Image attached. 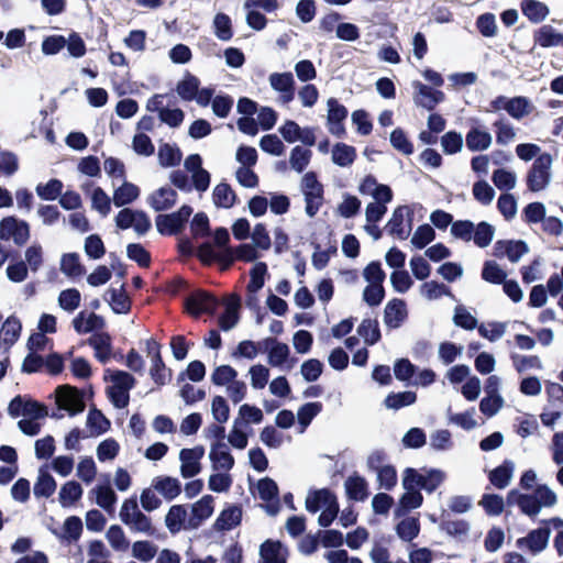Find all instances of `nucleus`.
Masks as SVG:
<instances>
[{"label": "nucleus", "mask_w": 563, "mask_h": 563, "mask_svg": "<svg viewBox=\"0 0 563 563\" xmlns=\"http://www.w3.org/2000/svg\"><path fill=\"white\" fill-rule=\"evenodd\" d=\"M203 455V448L183 449L179 453L181 461L180 473L183 477H194L200 472L199 460Z\"/></svg>", "instance_id": "13"}, {"label": "nucleus", "mask_w": 563, "mask_h": 563, "mask_svg": "<svg viewBox=\"0 0 563 563\" xmlns=\"http://www.w3.org/2000/svg\"><path fill=\"white\" fill-rule=\"evenodd\" d=\"M8 413L11 418L20 416L27 417V419L38 420L48 416L47 407L29 396L18 395L8 406Z\"/></svg>", "instance_id": "4"}, {"label": "nucleus", "mask_w": 563, "mask_h": 563, "mask_svg": "<svg viewBox=\"0 0 563 563\" xmlns=\"http://www.w3.org/2000/svg\"><path fill=\"white\" fill-rule=\"evenodd\" d=\"M495 234V228L488 222L482 221L476 227L474 225V232L472 239L478 247H486L493 241Z\"/></svg>", "instance_id": "45"}, {"label": "nucleus", "mask_w": 563, "mask_h": 563, "mask_svg": "<svg viewBox=\"0 0 563 563\" xmlns=\"http://www.w3.org/2000/svg\"><path fill=\"white\" fill-rule=\"evenodd\" d=\"M514 463L511 461H505L501 465L490 472L489 481L495 487L503 489L510 483Z\"/></svg>", "instance_id": "34"}, {"label": "nucleus", "mask_w": 563, "mask_h": 563, "mask_svg": "<svg viewBox=\"0 0 563 563\" xmlns=\"http://www.w3.org/2000/svg\"><path fill=\"white\" fill-rule=\"evenodd\" d=\"M357 333L368 345H374L380 340V331L376 320L364 319L357 328Z\"/></svg>", "instance_id": "42"}, {"label": "nucleus", "mask_w": 563, "mask_h": 563, "mask_svg": "<svg viewBox=\"0 0 563 563\" xmlns=\"http://www.w3.org/2000/svg\"><path fill=\"white\" fill-rule=\"evenodd\" d=\"M58 410H65L69 416H76L85 410L84 394L70 385H60L55 390Z\"/></svg>", "instance_id": "5"}, {"label": "nucleus", "mask_w": 563, "mask_h": 563, "mask_svg": "<svg viewBox=\"0 0 563 563\" xmlns=\"http://www.w3.org/2000/svg\"><path fill=\"white\" fill-rule=\"evenodd\" d=\"M492 180L498 189L509 190L515 188L517 177L515 173L500 168L494 172Z\"/></svg>", "instance_id": "62"}, {"label": "nucleus", "mask_w": 563, "mask_h": 563, "mask_svg": "<svg viewBox=\"0 0 563 563\" xmlns=\"http://www.w3.org/2000/svg\"><path fill=\"white\" fill-rule=\"evenodd\" d=\"M466 147L472 152L485 151L492 144V135L477 128L471 129L465 137Z\"/></svg>", "instance_id": "27"}, {"label": "nucleus", "mask_w": 563, "mask_h": 563, "mask_svg": "<svg viewBox=\"0 0 563 563\" xmlns=\"http://www.w3.org/2000/svg\"><path fill=\"white\" fill-rule=\"evenodd\" d=\"M30 238L29 224L14 217L3 218L0 222V239H12L15 244L23 245Z\"/></svg>", "instance_id": "9"}, {"label": "nucleus", "mask_w": 563, "mask_h": 563, "mask_svg": "<svg viewBox=\"0 0 563 563\" xmlns=\"http://www.w3.org/2000/svg\"><path fill=\"white\" fill-rule=\"evenodd\" d=\"M60 271L70 277L80 276L84 273V267L79 262V255L77 253L63 255Z\"/></svg>", "instance_id": "53"}, {"label": "nucleus", "mask_w": 563, "mask_h": 563, "mask_svg": "<svg viewBox=\"0 0 563 563\" xmlns=\"http://www.w3.org/2000/svg\"><path fill=\"white\" fill-rule=\"evenodd\" d=\"M422 501L423 497L418 489H406L399 500V506L395 510V516H405L409 510L420 507Z\"/></svg>", "instance_id": "30"}, {"label": "nucleus", "mask_w": 563, "mask_h": 563, "mask_svg": "<svg viewBox=\"0 0 563 563\" xmlns=\"http://www.w3.org/2000/svg\"><path fill=\"white\" fill-rule=\"evenodd\" d=\"M552 156L549 153L540 154L532 163L527 174L528 189L538 192L545 189L551 183Z\"/></svg>", "instance_id": "3"}, {"label": "nucleus", "mask_w": 563, "mask_h": 563, "mask_svg": "<svg viewBox=\"0 0 563 563\" xmlns=\"http://www.w3.org/2000/svg\"><path fill=\"white\" fill-rule=\"evenodd\" d=\"M311 157V151L301 146H295L291 150L289 163L292 169L301 173L309 164Z\"/></svg>", "instance_id": "58"}, {"label": "nucleus", "mask_w": 563, "mask_h": 563, "mask_svg": "<svg viewBox=\"0 0 563 563\" xmlns=\"http://www.w3.org/2000/svg\"><path fill=\"white\" fill-rule=\"evenodd\" d=\"M177 200V192L170 187H162L147 198V203L155 211H165L174 207Z\"/></svg>", "instance_id": "17"}, {"label": "nucleus", "mask_w": 563, "mask_h": 563, "mask_svg": "<svg viewBox=\"0 0 563 563\" xmlns=\"http://www.w3.org/2000/svg\"><path fill=\"white\" fill-rule=\"evenodd\" d=\"M82 487L75 481L65 483L58 494L59 503L63 507H69L81 498Z\"/></svg>", "instance_id": "39"}, {"label": "nucleus", "mask_w": 563, "mask_h": 563, "mask_svg": "<svg viewBox=\"0 0 563 563\" xmlns=\"http://www.w3.org/2000/svg\"><path fill=\"white\" fill-rule=\"evenodd\" d=\"M209 457L214 470L230 471L234 466V457L229 451L228 444L218 441L211 445Z\"/></svg>", "instance_id": "15"}, {"label": "nucleus", "mask_w": 563, "mask_h": 563, "mask_svg": "<svg viewBox=\"0 0 563 563\" xmlns=\"http://www.w3.org/2000/svg\"><path fill=\"white\" fill-rule=\"evenodd\" d=\"M119 518L132 532L143 533L147 537L157 534L152 519L140 510L136 497H130L123 501Z\"/></svg>", "instance_id": "2"}, {"label": "nucleus", "mask_w": 563, "mask_h": 563, "mask_svg": "<svg viewBox=\"0 0 563 563\" xmlns=\"http://www.w3.org/2000/svg\"><path fill=\"white\" fill-rule=\"evenodd\" d=\"M213 27L216 36L221 41H230L233 36L232 23L229 15L218 13L213 19Z\"/></svg>", "instance_id": "49"}, {"label": "nucleus", "mask_w": 563, "mask_h": 563, "mask_svg": "<svg viewBox=\"0 0 563 563\" xmlns=\"http://www.w3.org/2000/svg\"><path fill=\"white\" fill-rule=\"evenodd\" d=\"M192 213L190 206L184 205L178 211L158 214L155 219L156 229L161 234H178Z\"/></svg>", "instance_id": "6"}, {"label": "nucleus", "mask_w": 563, "mask_h": 563, "mask_svg": "<svg viewBox=\"0 0 563 563\" xmlns=\"http://www.w3.org/2000/svg\"><path fill=\"white\" fill-rule=\"evenodd\" d=\"M200 81L197 77L188 75L184 80L179 81L176 88L177 93L186 101L195 99Z\"/></svg>", "instance_id": "52"}, {"label": "nucleus", "mask_w": 563, "mask_h": 563, "mask_svg": "<svg viewBox=\"0 0 563 563\" xmlns=\"http://www.w3.org/2000/svg\"><path fill=\"white\" fill-rule=\"evenodd\" d=\"M551 530L549 528H539L532 530L526 538L519 539L518 543H526L532 553L543 551L549 542Z\"/></svg>", "instance_id": "21"}, {"label": "nucleus", "mask_w": 563, "mask_h": 563, "mask_svg": "<svg viewBox=\"0 0 563 563\" xmlns=\"http://www.w3.org/2000/svg\"><path fill=\"white\" fill-rule=\"evenodd\" d=\"M412 87L415 89L413 102L418 107L431 111L444 100V93L441 90H435L418 80L412 82Z\"/></svg>", "instance_id": "10"}, {"label": "nucleus", "mask_w": 563, "mask_h": 563, "mask_svg": "<svg viewBox=\"0 0 563 563\" xmlns=\"http://www.w3.org/2000/svg\"><path fill=\"white\" fill-rule=\"evenodd\" d=\"M91 207L97 210L102 217H107L111 210V199L100 187L92 191Z\"/></svg>", "instance_id": "55"}, {"label": "nucleus", "mask_w": 563, "mask_h": 563, "mask_svg": "<svg viewBox=\"0 0 563 563\" xmlns=\"http://www.w3.org/2000/svg\"><path fill=\"white\" fill-rule=\"evenodd\" d=\"M240 297L231 296V301L227 303L225 311L219 318V327L223 331H230L239 322Z\"/></svg>", "instance_id": "24"}, {"label": "nucleus", "mask_w": 563, "mask_h": 563, "mask_svg": "<svg viewBox=\"0 0 563 563\" xmlns=\"http://www.w3.org/2000/svg\"><path fill=\"white\" fill-rule=\"evenodd\" d=\"M63 183L53 178L46 184H38L35 188L37 196L43 200H55L60 197L63 191Z\"/></svg>", "instance_id": "48"}, {"label": "nucleus", "mask_w": 563, "mask_h": 563, "mask_svg": "<svg viewBox=\"0 0 563 563\" xmlns=\"http://www.w3.org/2000/svg\"><path fill=\"white\" fill-rule=\"evenodd\" d=\"M533 110V106L527 97L518 96L510 98L507 102V113L516 119L520 120L529 115Z\"/></svg>", "instance_id": "36"}, {"label": "nucleus", "mask_w": 563, "mask_h": 563, "mask_svg": "<svg viewBox=\"0 0 563 563\" xmlns=\"http://www.w3.org/2000/svg\"><path fill=\"white\" fill-rule=\"evenodd\" d=\"M507 274L500 268V266L494 261H487L484 263L482 271V278L492 284H503L506 279Z\"/></svg>", "instance_id": "54"}, {"label": "nucleus", "mask_w": 563, "mask_h": 563, "mask_svg": "<svg viewBox=\"0 0 563 563\" xmlns=\"http://www.w3.org/2000/svg\"><path fill=\"white\" fill-rule=\"evenodd\" d=\"M212 199L218 208L229 209L234 205L236 195L230 185L220 183L213 189Z\"/></svg>", "instance_id": "35"}, {"label": "nucleus", "mask_w": 563, "mask_h": 563, "mask_svg": "<svg viewBox=\"0 0 563 563\" xmlns=\"http://www.w3.org/2000/svg\"><path fill=\"white\" fill-rule=\"evenodd\" d=\"M89 344L95 349L96 351V357L97 360L106 364L110 360L111 354V339L106 333H98L93 334L89 340Z\"/></svg>", "instance_id": "29"}, {"label": "nucleus", "mask_w": 563, "mask_h": 563, "mask_svg": "<svg viewBox=\"0 0 563 563\" xmlns=\"http://www.w3.org/2000/svg\"><path fill=\"white\" fill-rule=\"evenodd\" d=\"M507 503L508 505L518 506L520 510L529 517L537 516L541 510L539 500L537 499L534 493L521 494L518 490L512 489L508 493Z\"/></svg>", "instance_id": "12"}, {"label": "nucleus", "mask_w": 563, "mask_h": 563, "mask_svg": "<svg viewBox=\"0 0 563 563\" xmlns=\"http://www.w3.org/2000/svg\"><path fill=\"white\" fill-rule=\"evenodd\" d=\"M521 10L522 13L534 23L543 21L549 14L548 7L537 0H522Z\"/></svg>", "instance_id": "38"}, {"label": "nucleus", "mask_w": 563, "mask_h": 563, "mask_svg": "<svg viewBox=\"0 0 563 563\" xmlns=\"http://www.w3.org/2000/svg\"><path fill=\"white\" fill-rule=\"evenodd\" d=\"M104 299L110 301L112 310L115 313H128L131 309V301L124 290V285H121L120 289H109Z\"/></svg>", "instance_id": "25"}, {"label": "nucleus", "mask_w": 563, "mask_h": 563, "mask_svg": "<svg viewBox=\"0 0 563 563\" xmlns=\"http://www.w3.org/2000/svg\"><path fill=\"white\" fill-rule=\"evenodd\" d=\"M286 548L278 541L267 540L261 545L263 563H286Z\"/></svg>", "instance_id": "19"}, {"label": "nucleus", "mask_w": 563, "mask_h": 563, "mask_svg": "<svg viewBox=\"0 0 563 563\" xmlns=\"http://www.w3.org/2000/svg\"><path fill=\"white\" fill-rule=\"evenodd\" d=\"M441 146L443 148V152L449 155L460 152L463 146L462 134L455 131H450L445 133L441 137Z\"/></svg>", "instance_id": "61"}, {"label": "nucleus", "mask_w": 563, "mask_h": 563, "mask_svg": "<svg viewBox=\"0 0 563 563\" xmlns=\"http://www.w3.org/2000/svg\"><path fill=\"white\" fill-rule=\"evenodd\" d=\"M92 493H96V503L99 507L103 508L106 511L113 509L118 497L110 486H97L92 489Z\"/></svg>", "instance_id": "47"}, {"label": "nucleus", "mask_w": 563, "mask_h": 563, "mask_svg": "<svg viewBox=\"0 0 563 563\" xmlns=\"http://www.w3.org/2000/svg\"><path fill=\"white\" fill-rule=\"evenodd\" d=\"M106 538L113 550L118 552H124L129 549L130 543L123 529L119 525L110 526L106 533Z\"/></svg>", "instance_id": "46"}, {"label": "nucleus", "mask_w": 563, "mask_h": 563, "mask_svg": "<svg viewBox=\"0 0 563 563\" xmlns=\"http://www.w3.org/2000/svg\"><path fill=\"white\" fill-rule=\"evenodd\" d=\"M56 489V482L54 477L45 471L43 467L38 470V476L34 484V495L40 497L48 498L51 497Z\"/></svg>", "instance_id": "28"}, {"label": "nucleus", "mask_w": 563, "mask_h": 563, "mask_svg": "<svg viewBox=\"0 0 563 563\" xmlns=\"http://www.w3.org/2000/svg\"><path fill=\"white\" fill-rule=\"evenodd\" d=\"M356 158V150L345 143H338L332 148V162L341 167H347Z\"/></svg>", "instance_id": "37"}, {"label": "nucleus", "mask_w": 563, "mask_h": 563, "mask_svg": "<svg viewBox=\"0 0 563 563\" xmlns=\"http://www.w3.org/2000/svg\"><path fill=\"white\" fill-rule=\"evenodd\" d=\"M187 518V509L183 505H174L169 508L165 525L170 533L175 534L181 530Z\"/></svg>", "instance_id": "32"}, {"label": "nucleus", "mask_w": 563, "mask_h": 563, "mask_svg": "<svg viewBox=\"0 0 563 563\" xmlns=\"http://www.w3.org/2000/svg\"><path fill=\"white\" fill-rule=\"evenodd\" d=\"M390 143L397 151L405 155H410L413 153L412 143L408 140L406 133L400 128H397L391 132Z\"/></svg>", "instance_id": "63"}, {"label": "nucleus", "mask_w": 563, "mask_h": 563, "mask_svg": "<svg viewBox=\"0 0 563 563\" xmlns=\"http://www.w3.org/2000/svg\"><path fill=\"white\" fill-rule=\"evenodd\" d=\"M213 239L216 245L220 247V251L216 252L212 244L206 242L198 246L197 256L206 263L218 261L223 265V269H227L234 262V250L228 246L230 241L228 230L225 228H218L214 231Z\"/></svg>", "instance_id": "1"}, {"label": "nucleus", "mask_w": 563, "mask_h": 563, "mask_svg": "<svg viewBox=\"0 0 563 563\" xmlns=\"http://www.w3.org/2000/svg\"><path fill=\"white\" fill-rule=\"evenodd\" d=\"M398 537L407 542L412 541L420 532V522L416 517H407L396 526Z\"/></svg>", "instance_id": "41"}, {"label": "nucleus", "mask_w": 563, "mask_h": 563, "mask_svg": "<svg viewBox=\"0 0 563 563\" xmlns=\"http://www.w3.org/2000/svg\"><path fill=\"white\" fill-rule=\"evenodd\" d=\"M412 229V214L407 206L397 207L391 218L386 224V230L390 235H396L399 240H406Z\"/></svg>", "instance_id": "8"}, {"label": "nucleus", "mask_w": 563, "mask_h": 563, "mask_svg": "<svg viewBox=\"0 0 563 563\" xmlns=\"http://www.w3.org/2000/svg\"><path fill=\"white\" fill-rule=\"evenodd\" d=\"M322 410L321 402H307L298 410L297 417L302 431L311 423L312 419Z\"/></svg>", "instance_id": "59"}, {"label": "nucleus", "mask_w": 563, "mask_h": 563, "mask_svg": "<svg viewBox=\"0 0 563 563\" xmlns=\"http://www.w3.org/2000/svg\"><path fill=\"white\" fill-rule=\"evenodd\" d=\"M157 156L163 167H172L180 163L181 152L178 147L165 143L159 146Z\"/></svg>", "instance_id": "43"}, {"label": "nucleus", "mask_w": 563, "mask_h": 563, "mask_svg": "<svg viewBox=\"0 0 563 563\" xmlns=\"http://www.w3.org/2000/svg\"><path fill=\"white\" fill-rule=\"evenodd\" d=\"M238 372L230 365H220L211 374V382L218 386L229 385L235 380Z\"/></svg>", "instance_id": "56"}, {"label": "nucleus", "mask_w": 563, "mask_h": 563, "mask_svg": "<svg viewBox=\"0 0 563 563\" xmlns=\"http://www.w3.org/2000/svg\"><path fill=\"white\" fill-rule=\"evenodd\" d=\"M417 400V395L415 391H402V393H391L385 398V406L389 409L398 410L402 407L410 406L415 404Z\"/></svg>", "instance_id": "44"}, {"label": "nucleus", "mask_w": 563, "mask_h": 563, "mask_svg": "<svg viewBox=\"0 0 563 563\" xmlns=\"http://www.w3.org/2000/svg\"><path fill=\"white\" fill-rule=\"evenodd\" d=\"M140 195V189L136 185L124 181L119 188L114 190L113 203L115 207H122L132 203Z\"/></svg>", "instance_id": "33"}, {"label": "nucleus", "mask_w": 563, "mask_h": 563, "mask_svg": "<svg viewBox=\"0 0 563 563\" xmlns=\"http://www.w3.org/2000/svg\"><path fill=\"white\" fill-rule=\"evenodd\" d=\"M213 512V497L210 495L203 496L200 500L195 503L191 508V516L188 519V528H198L203 520L209 518Z\"/></svg>", "instance_id": "16"}, {"label": "nucleus", "mask_w": 563, "mask_h": 563, "mask_svg": "<svg viewBox=\"0 0 563 563\" xmlns=\"http://www.w3.org/2000/svg\"><path fill=\"white\" fill-rule=\"evenodd\" d=\"M534 41L542 47H563V34L558 32L551 25H543L534 35Z\"/></svg>", "instance_id": "26"}, {"label": "nucleus", "mask_w": 563, "mask_h": 563, "mask_svg": "<svg viewBox=\"0 0 563 563\" xmlns=\"http://www.w3.org/2000/svg\"><path fill=\"white\" fill-rule=\"evenodd\" d=\"M335 496L329 489H319L310 494L306 498V509L309 512L316 514L321 507L330 504Z\"/></svg>", "instance_id": "40"}, {"label": "nucleus", "mask_w": 563, "mask_h": 563, "mask_svg": "<svg viewBox=\"0 0 563 563\" xmlns=\"http://www.w3.org/2000/svg\"><path fill=\"white\" fill-rule=\"evenodd\" d=\"M271 87L283 92L295 86V79L291 73H273L268 77Z\"/></svg>", "instance_id": "64"}, {"label": "nucleus", "mask_w": 563, "mask_h": 563, "mask_svg": "<svg viewBox=\"0 0 563 563\" xmlns=\"http://www.w3.org/2000/svg\"><path fill=\"white\" fill-rule=\"evenodd\" d=\"M242 519V509L239 506H230L222 510L214 522L218 531H228L236 527Z\"/></svg>", "instance_id": "22"}, {"label": "nucleus", "mask_w": 563, "mask_h": 563, "mask_svg": "<svg viewBox=\"0 0 563 563\" xmlns=\"http://www.w3.org/2000/svg\"><path fill=\"white\" fill-rule=\"evenodd\" d=\"M156 553L157 547L150 541H135L132 544V556L141 562H150Z\"/></svg>", "instance_id": "51"}, {"label": "nucleus", "mask_w": 563, "mask_h": 563, "mask_svg": "<svg viewBox=\"0 0 563 563\" xmlns=\"http://www.w3.org/2000/svg\"><path fill=\"white\" fill-rule=\"evenodd\" d=\"M87 426L97 434H101L110 428V421L100 410L92 408L87 416Z\"/></svg>", "instance_id": "60"}, {"label": "nucleus", "mask_w": 563, "mask_h": 563, "mask_svg": "<svg viewBox=\"0 0 563 563\" xmlns=\"http://www.w3.org/2000/svg\"><path fill=\"white\" fill-rule=\"evenodd\" d=\"M21 322L15 317H9L1 327L0 341L5 345V350L10 349L19 339L21 333Z\"/></svg>", "instance_id": "23"}, {"label": "nucleus", "mask_w": 563, "mask_h": 563, "mask_svg": "<svg viewBox=\"0 0 563 563\" xmlns=\"http://www.w3.org/2000/svg\"><path fill=\"white\" fill-rule=\"evenodd\" d=\"M187 311L198 317L200 313L213 314L219 306V300L205 290L191 292L185 300Z\"/></svg>", "instance_id": "7"}, {"label": "nucleus", "mask_w": 563, "mask_h": 563, "mask_svg": "<svg viewBox=\"0 0 563 563\" xmlns=\"http://www.w3.org/2000/svg\"><path fill=\"white\" fill-rule=\"evenodd\" d=\"M344 486L350 499L363 501L367 498V483L363 477L357 475L350 476L345 481Z\"/></svg>", "instance_id": "31"}, {"label": "nucleus", "mask_w": 563, "mask_h": 563, "mask_svg": "<svg viewBox=\"0 0 563 563\" xmlns=\"http://www.w3.org/2000/svg\"><path fill=\"white\" fill-rule=\"evenodd\" d=\"M80 292L76 288H69L63 290L58 296V305L66 311H74L80 305Z\"/></svg>", "instance_id": "57"}, {"label": "nucleus", "mask_w": 563, "mask_h": 563, "mask_svg": "<svg viewBox=\"0 0 563 563\" xmlns=\"http://www.w3.org/2000/svg\"><path fill=\"white\" fill-rule=\"evenodd\" d=\"M267 274V265L264 262H257L250 272L251 280L247 285L250 294H256L263 288L265 275Z\"/></svg>", "instance_id": "50"}, {"label": "nucleus", "mask_w": 563, "mask_h": 563, "mask_svg": "<svg viewBox=\"0 0 563 563\" xmlns=\"http://www.w3.org/2000/svg\"><path fill=\"white\" fill-rule=\"evenodd\" d=\"M257 490L260 498L267 503L263 506L266 512L276 516L280 509L276 482L269 477L262 478L257 483Z\"/></svg>", "instance_id": "11"}, {"label": "nucleus", "mask_w": 563, "mask_h": 563, "mask_svg": "<svg viewBox=\"0 0 563 563\" xmlns=\"http://www.w3.org/2000/svg\"><path fill=\"white\" fill-rule=\"evenodd\" d=\"M152 486L167 500L175 499L181 492L180 482L169 476H157L153 479Z\"/></svg>", "instance_id": "20"}, {"label": "nucleus", "mask_w": 563, "mask_h": 563, "mask_svg": "<svg viewBox=\"0 0 563 563\" xmlns=\"http://www.w3.org/2000/svg\"><path fill=\"white\" fill-rule=\"evenodd\" d=\"M406 318L407 309L402 299H393L386 305L384 310V322L388 328H399Z\"/></svg>", "instance_id": "14"}, {"label": "nucleus", "mask_w": 563, "mask_h": 563, "mask_svg": "<svg viewBox=\"0 0 563 563\" xmlns=\"http://www.w3.org/2000/svg\"><path fill=\"white\" fill-rule=\"evenodd\" d=\"M265 350H268V363L273 367H280L289 356L290 350L286 343L278 342L275 338L264 340Z\"/></svg>", "instance_id": "18"}]
</instances>
